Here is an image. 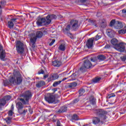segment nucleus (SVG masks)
I'll return each mask as SVG.
<instances>
[{"instance_id": "f257e3e1", "label": "nucleus", "mask_w": 126, "mask_h": 126, "mask_svg": "<svg viewBox=\"0 0 126 126\" xmlns=\"http://www.w3.org/2000/svg\"><path fill=\"white\" fill-rule=\"evenodd\" d=\"M57 16L54 14L48 15L46 16V19L44 18H39L36 21V24L38 26H44L51 24L52 20L56 19Z\"/></svg>"}, {"instance_id": "5701e85b", "label": "nucleus", "mask_w": 126, "mask_h": 126, "mask_svg": "<svg viewBox=\"0 0 126 126\" xmlns=\"http://www.w3.org/2000/svg\"><path fill=\"white\" fill-rule=\"evenodd\" d=\"M77 85V83H76V82H74L72 83H70L68 84V87L69 88H74L75 87H76Z\"/></svg>"}, {"instance_id": "393cba45", "label": "nucleus", "mask_w": 126, "mask_h": 126, "mask_svg": "<svg viewBox=\"0 0 126 126\" xmlns=\"http://www.w3.org/2000/svg\"><path fill=\"white\" fill-rule=\"evenodd\" d=\"M11 99L10 95H6L3 98L0 99L1 100H4L5 101V104H6V101H8Z\"/></svg>"}, {"instance_id": "de8ad7c7", "label": "nucleus", "mask_w": 126, "mask_h": 126, "mask_svg": "<svg viewBox=\"0 0 126 126\" xmlns=\"http://www.w3.org/2000/svg\"><path fill=\"white\" fill-rule=\"evenodd\" d=\"M29 112L30 113V114H33V111L32 110V109H31V107H29Z\"/></svg>"}, {"instance_id": "7c9ffc66", "label": "nucleus", "mask_w": 126, "mask_h": 126, "mask_svg": "<svg viewBox=\"0 0 126 126\" xmlns=\"http://www.w3.org/2000/svg\"><path fill=\"white\" fill-rule=\"evenodd\" d=\"M93 123L94 125H97L98 123H100V119L98 118V117H94Z\"/></svg>"}, {"instance_id": "6e6552de", "label": "nucleus", "mask_w": 126, "mask_h": 126, "mask_svg": "<svg viewBox=\"0 0 126 126\" xmlns=\"http://www.w3.org/2000/svg\"><path fill=\"white\" fill-rule=\"evenodd\" d=\"M70 24L71 26V29L74 31H76L79 28V26L78 25V21L72 20L70 22Z\"/></svg>"}, {"instance_id": "09e8293b", "label": "nucleus", "mask_w": 126, "mask_h": 126, "mask_svg": "<svg viewBox=\"0 0 126 126\" xmlns=\"http://www.w3.org/2000/svg\"><path fill=\"white\" fill-rule=\"evenodd\" d=\"M16 20H17V18H13L11 19V22H16Z\"/></svg>"}, {"instance_id": "2f4dec72", "label": "nucleus", "mask_w": 126, "mask_h": 126, "mask_svg": "<svg viewBox=\"0 0 126 126\" xmlns=\"http://www.w3.org/2000/svg\"><path fill=\"white\" fill-rule=\"evenodd\" d=\"M8 26L10 29H11V28H13V26H14V24H13V23L11 21H9L8 22Z\"/></svg>"}, {"instance_id": "cd10ccee", "label": "nucleus", "mask_w": 126, "mask_h": 126, "mask_svg": "<svg viewBox=\"0 0 126 126\" xmlns=\"http://www.w3.org/2000/svg\"><path fill=\"white\" fill-rule=\"evenodd\" d=\"M42 36H43V32H42L38 31L36 32V36H35L36 38H41Z\"/></svg>"}, {"instance_id": "20e7f679", "label": "nucleus", "mask_w": 126, "mask_h": 126, "mask_svg": "<svg viewBox=\"0 0 126 126\" xmlns=\"http://www.w3.org/2000/svg\"><path fill=\"white\" fill-rule=\"evenodd\" d=\"M93 65H92V63L89 61L88 59H86L84 61L83 64L82 66L80 68V70L82 71V72H85L87 70V69H89V68H91Z\"/></svg>"}, {"instance_id": "052dcab7", "label": "nucleus", "mask_w": 126, "mask_h": 126, "mask_svg": "<svg viewBox=\"0 0 126 126\" xmlns=\"http://www.w3.org/2000/svg\"><path fill=\"white\" fill-rule=\"evenodd\" d=\"M87 0H81V2H86Z\"/></svg>"}, {"instance_id": "b1692460", "label": "nucleus", "mask_w": 126, "mask_h": 126, "mask_svg": "<svg viewBox=\"0 0 126 126\" xmlns=\"http://www.w3.org/2000/svg\"><path fill=\"white\" fill-rule=\"evenodd\" d=\"M58 50L63 52L65 51V45L64 44H61L58 47Z\"/></svg>"}, {"instance_id": "6e6d98bb", "label": "nucleus", "mask_w": 126, "mask_h": 126, "mask_svg": "<svg viewBox=\"0 0 126 126\" xmlns=\"http://www.w3.org/2000/svg\"><path fill=\"white\" fill-rule=\"evenodd\" d=\"M11 109V111H13L14 110V106H13V104L12 105Z\"/></svg>"}, {"instance_id": "69168bd1", "label": "nucleus", "mask_w": 126, "mask_h": 126, "mask_svg": "<svg viewBox=\"0 0 126 126\" xmlns=\"http://www.w3.org/2000/svg\"><path fill=\"white\" fill-rule=\"evenodd\" d=\"M8 121H10V119L8 118Z\"/></svg>"}, {"instance_id": "a878e982", "label": "nucleus", "mask_w": 126, "mask_h": 126, "mask_svg": "<svg viewBox=\"0 0 126 126\" xmlns=\"http://www.w3.org/2000/svg\"><path fill=\"white\" fill-rule=\"evenodd\" d=\"M88 21L90 23H91L92 25L95 26V27H97V26H98V25H97V21L91 19H89Z\"/></svg>"}, {"instance_id": "680f3d73", "label": "nucleus", "mask_w": 126, "mask_h": 126, "mask_svg": "<svg viewBox=\"0 0 126 126\" xmlns=\"http://www.w3.org/2000/svg\"><path fill=\"white\" fill-rule=\"evenodd\" d=\"M53 91H54V92H56V91H58V89L55 88V89H53Z\"/></svg>"}, {"instance_id": "5fc2aeb1", "label": "nucleus", "mask_w": 126, "mask_h": 126, "mask_svg": "<svg viewBox=\"0 0 126 126\" xmlns=\"http://www.w3.org/2000/svg\"><path fill=\"white\" fill-rule=\"evenodd\" d=\"M122 13H124V14H126V9L122 10Z\"/></svg>"}, {"instance_id": "dca6fc26", "label": "nucleus", "mask_w": 126, "mask_h": 126, "mask_svg": "<svg viewBox=\"0 0 126 126\" xmlns=\"http://www.w3.org/2000/svg\"><path fill=\"white\" fill-rule=\"evenodd\" d=\"M123 23L121 22L117 21L115 24V29H121L123 28Z\"/></svg>"}, {"instance_id": "c756f323", "label": "nucleus", "mask_w": 126, "mask_h": 126, "mask_svg": "<svg viewBox=\"0 0 126 126\" xmlns=\"http://www.w3.org/2000/svg\"><path fill=\"white\" fill-rule=\"evenodd\" d=\"M5 101L3 99H0V110H1L2 107L5 106Z\"/></svg>"}, {"instance_id": "39448f33", "label": "nucleus", "mask_w": 126, "mask_h": 126, "mask_svg": "<svg viewBox=\"0 0 126 126\" xmlns=\"http://www.w3.org/2000/svg\"><path fill=\"white\" fill-rule=\"evenodd\" d=\"M94 113L96 114V116H98V117L103 120H106L108 112L104 110L103 109H97L94 111Z\"/></svg>"}, {"instance_id": "473e14b6", "label": "nucleus", "mask_w": 126, "mask_h": 126, "mask_svg": "<svg viewBox=\"0 0 126 126\" xmlns=\"http://www.w3.org/2000/svg\"><path fill=\"white\" fill-rule=\"evenodd\" d=\"M61 83H62V81L55 82L53 84V87H57V86H58V85H59V84H61Z\"/></svg>"}, {"instance_id": "e433bc0d", "label": "nucleus", "mask_w": 126, "mask_h": 126, "mask_svg": "<svg viewBox=\"0 0 126 126\" xmlns=\"http://www.w3.org/2000/svg\"><path fill=\"white\" fill-rule=\"evenodd\" d=\"M97 58L100 61H104V60H105L106 59V57H105V56L104 55H99L97 57Z\"/></svg>"}, {"instance_id": "aec40b11", "label": "nucleus", "mask_w": 126, "mask_h": 126, "mask_svg": "<svg viewBox=\"0 0 126 126\" xmlns=\"http://www.w3.org/2000/svg\"><path fill=\"white\" fill-rule=\"evenodd\" d=\"M31 42L32 43H36V41H37V37L35 36V34H32L31 37L30 38Z\"/></svg>"}, {"instance_id": "1a4fd4ad", "label": "nucleus", "mask_w": 126, "mask_h": 126, "mask_svg": "<svg viewBox=\"0 0 126 126\" xmlns=\"http://www.w3.org/2000/svg\"><path fill=\"white\" fill-rule=\"evenodd\" d=\"M56 97L53 95H51L50 94H47V96L45 97V100L48 102L49 104H52L55 102Z\"/></svg>"}, {"instance_id": "c9c22d12", "label": "nucleus", "mask_w": 126, "mask_h": 126, "mask_svg": "<svg viewBox=\"0 0 126 126\" xmlns=\"http://www.w3.org/2000/svg\"><path fill=\"white\" fill-rule=\"evenodd\" d=\"M72 120H73L74 121H78L79 118H78L77 115L74 114L72 117Z\"/></svg>"}, {"instance_id": "58836bf2", "label": "nucleus", "mask_w": 126, "mask_h": 126, "mask_svg": "<svg viewBox=\"0 0 126 126\" xmlns=\"http://www.w3.org/2000/svg\"><path fill=\"white\" fill-rule=\"evenodd\" d=\"M117 22H116L115 20H112L111 22H110V26L112 27V26H114V28H115V24H116V23Z\"/></svg>"}, {"instance_id": "c03bdc74", "label": "nucleus", "mask_w": 126, "mask_h": 126, "mask_svg": "<svg viewBox=\"0 0 126 126\" xmlns=\"http://www.w3.org/2000/svg\"><path fill=\"white\" fill-rule=\"evenodd\" d=\"M44 73L45 71L43 69H41L38 72V74H44Z\"/></svg>"}, {"instance_id": "9d476101", "label": "nucleus", "mask_w": 126, "mask_h": 126, "mask_svg": "<svg viewBox=\"0 0 126 126\" xmlns=\"http://www.w3.org/2000/svg\"><path fill=\"white\" fill-rule=\"evenodd\" d=\"M94 37L89 38L86 43V46L89 49H91L93 47V43H94Z\"/></svg>"}, {"instance_id": "ea45409f", "label": "nucleus", "mask_w": 126, "mask_h": 126, "mask_svg": "<svg viewBox=\"0 0 126 126\" xmlns=\"http://www.w3.org/2000/svg\"><path fill=\"white\" fill-rule=\"evenodd\" d=\"M113 97H116V94H111L107 95L108 99H110V98H113Z\"/></svg>"}, {"instance_id": "bb28decb", "label": "nucleus", "mask_w": 126, "mask_h": 126, "mask_svg": "<svg viewBox=\"0 0 126 126\" xmlns=\"http://www.w3.org/2000/svg\"><path fill=\"white\" fill-rule=\"evenodd\" d=\"M101 80V77H96L94 79H93V83H98Z\"/></svg>"}, {"instance_id": "6ab92c4d", "label": "nucleus", "mask_w": 126, "mask_h": 126, "mask_svg": "<svg viewBox=\"0 0 126 126\" xmlns=\"http://www.w3.org/2000/svg\"><path fill=\"white\" fill-rule=\"evenodd\" d=\"M107 27V22H106V20H101V22L99 24V27H101V28H106Z\"/></svg>"}, {"instance_id": "f3484780", "label": "nucleus", "mask_w": 126, "mask_h": 126, "mask_svg": "<svg viewBox=\"0 0 126 126\" xmlns=\"http://www.w3.org/2000/svg\"><path fill=\"white\" fill-rule=\"evenodd\" d=\"M111 43L115 49L116 48V46H118L119 44V41H118V39L116 38H113L111 40Z\"/></svg>"}, {"instance_id": "8fccbe9b", "label": "nucleus", "mask_w": 126, "mask_h": 126, "mask_svg": "<svg viewBox=\"0 0 126 126\" xmlns=\"http://www.w3.org/2000/svg\"><path fill=\"white\" fill-rule=\"evenodd\" d=\"M0 3L2 5H3L4 4H5V1H4V0H2L1 1Z\"/></svg>"}, {"instance_id": "603ef678", "label": "nucleus", "mask_w": 126, "mask_h": 126, "mask_svg": "<svg viewBox=\"0 0 126 126\" xmlns=\"http://www.w3.org/2000/svg\"><path fill=\"white\" fill-rule=\"evenodd\" d=\"M91 62H93V63H95V59H94V58H91Z\"/></svg>"}, {"instance_id": "49530a36", "label": "nucleus", "mask_w": 126, "mask_h": 126, "mask_svg": "<svg viewBox=\"0 0 126 126\" xmlns=\"http://www.w3.org/2000/svg\"><path fill=\"white\" fill-rule=\"evenodd\" d=\"M55 42H56V40L52 39L51 43H49V46H53V45L54 44V43H55Z\"/></svg>"}, {"instance_id": "9b49d317", "label": "nucleus", "mask_w": 126, "mask_h": 126, "mask_svg": "<svg viewBox=\"0 0 126 126\" xmlns=\"http://www.w3.org/2000/svg\"><path fill=\"white\" fill-rule=\"evenodd\" d=\"M0 59L1 61H4V58H5V51L3 50L2 46L0 44Z\"/></svg>"}, {"instance_id": "774afa93", "label": "nucleus", "mask_w": 126, "mask_h": 126, "mask_svg": "<svg viewBox=\"0 0 126 126\" xmlns=\"http://www.w3.org/2000/svg\"><path fill=\"white\" fill-rule=\"evenodd\" d=\"M90 101H92V100H91V99H90Z\"/></svg>"}, {"instance_id": "0eeeda50", "label": "nucleus", "mask_w": 126, "mask_h": 126, "mask_svg": "<svg viewBox=\"0 0 126 126\" xmlns=\"http://www.w3.org/2000/svg\"><path fill=\"white\" fill-rule=\"evenodd\" d=\"M115 49L120 53H124L126 51V44L123 42H120L117 45H116Z\"/></svg>"}, {"instance_id": "0e129e2a", "label": "nucleus", "mask_w": 126, "mask_h": 126, "mask_svg": "<svg viewBox=\"0 0 126 126\" xmlns=\"http://www.w3.org/2000/svg\"><path fill=\"white\" fill-rule=\"evenodd\" d=\"M93 100L94 101L93 104H94L95 103V99H94V98H93Z\"/></svg>"}, {"instance_id": "f704fd0d", "label": "nucleus", "mask_w": 126, "mask_h": 126, "mask_svg": "<svg viewBox=\"0 0 126 126\" xmlns=\"http://www.w3.org/2000/svg\"><path fill=\"white\" fill-rule=\"evenodd\" d=\"M85 93V90H84V89H81L79 91V96H82V95H83V94H84Z\"/></svg>"}, {"instance_id": "bf43d9fd", "label": "nucleus", "mask_w": 126, "mask_h": 126, "mask_svg": "<svg viewBox=\"0 0 126 126\" xmlns=\"http://www.w3.org/2000/svg\"><path fill=\"white\" fill-rule=\"evenodd\" d=\"M32 48H33V49H35V43H32Z\"/></svg>"}, {"instance_id": "f03ea898", "label": "nucleus", "mask_w": 126, "mask_h": 126, "mask_svg": "<svg viewBox=\"0 0 126 126\" xmlns=\"http://www.w3.org/2000/svg\"><path fill=\"white\" fill-rule=\"evenodd\" d=\"M9 82L11 84H20L22 82V77L21 74H20V72L15 70L13 72V76L9 79Z\"/></svg>"}, {"instance_id": "2eb2a0df", "label": "nucleus", "mask_w": 126, "mask_h": 126, "mask_svg": "<svg viewBox=\"0 0 126 126\" xmlns=\"http://www.w3.org/2000/svg\"><path fill=\"white\" fill-rule=\"evenodd\" d=\"M52 65L54 66H57V67H59L62 65V62L58 60H56L52 62Z\"/></svg>"}, {"instance_id": "72a5a7b5", "label": "nucleus", "mask_w": 126, "mask_h": 126, "mask_svg": "<svg viewBox=\"0 0 126 126\" xmlns=\"http://www.w3.org/2000/svg\"><path fill=\"white\" fill-rule=\"evenodd\" d=\"M120 60L122 62H125L126 61V55H123L120 57Z\"/></svg>"}, {"instance_id": "3c124183", "label": "nucleus", "mask_w": 126, "mask_h": 126, "mask_svg": "<svg viewBox=\"0 0 126 126\" xmlns=\"http://www.w3.org/2000/svg\"><path fill=\"white\" fill-rule=\"evenodd\" d=\"M57 126H61V122L60 121H58L57 122Z\"/></svg>"}, {"instance_id": "338daca9", "label": "nucleus", "mask_w": 126, "mask_h": 126, "mask_svg": "<svg viewBox=\"0 0 126 126\" xmlns=\"http://www.w3.org/2000/svg\"><path fill=\"white\" fill-rule=\"evenodd\" d=\"M71 39H72V37H70Z\"/></svg>"}, {"instance_id": "13d9d810", "label": "nucleus", "mask_w": 126, "mask_h": 126, "mask_svg": "<svg viewBox=\"0 0 126 126\" xmlns=\"http://www.w3.org/2000/svg\"><path fill=\"white\" fill-rule=\"evenodd\" d=\"M105 48H106L107 49H108V48H110V45H105Z\"/></svg>"}, {"instance_id": "4be33fe9", "label": "nucleus", "mask_w": 126, "mask_h": 126, "mask_svg": "<svg viewBox=\"0 0 126 126\" xmlns=\"http://www.w3.org/2000/svg\"><path fill=\"white\" fill-rule=\"evenodd\" d=\"M78 72H79V71H78L77 72H76L73 73L71 75V77L72 78L71 80H75L76 77H77V76H78Z\"/></svg>"}, {"instance_id": "412c9836", "label": "nucleus", "mask_w": 126, "mask_h": 126, "mask_svg": "<svg viewBox=\"0 0 126 126\" xmlns=\"http://www.w3.org/2000/svg\"><path fill=\"white\" fill-rule=\"evenodd\" d=\"M67 110V107L66 106H63V107H62L59 110H58V113H64V112H66Z\"/></svg>"}, {"instance_id": "4d7b16f0", "label": "nucleus", "mask_w": 126, "mask_h": 126, "mask_svg": "<svg viewBox=\"0 0 126 126\" xmlns=\"http://www.w3.org/2000/svg\"><path fill=\"white\" fill-rule=\"evenodd\" d=\"M67 79V78H64L61 80L62 82V81H64V80H66Z\"/></svg>"}, {"instance_id": "f8f14e48", "label": "nucleus", "mask_w": 126, "mask_h": 126, "mask_svg": "<svg viewBox=\"0 0 126 126\" xmlns=\"http://www.w3.org/2000/svg\"><path fill=\"white\" fill-rule=\"evenodd\" d=\"M106 33L109 37H110V38H112V37H114V35H115V34L116 33V32H115L114 31L110 29H108L106 30Z\"/></svg>"}, {"instance_id": "37998d69", "label": "nucleus", "mask_w": 126, "mask_h": 126, "mask_svg": "<svg viewBox=\"0 0 126 126\" xmlns=\"http://www.w3.org/2000/svg\"><path fill=\"white\" fill-rule=\"evenodd\" d=\"M8 116H9V117H11V116H12V115H13V111L9 110L8 111Z\"/></svg>"}, {"instance_id": "ddd939ff", "label": "nucleus", "mask_w": 126, "mask_h": 126, "mask_svg": "<svg viewBox=\"0 0 126 126\" xmlns=\"http://www.w3.org/2000/svg\"><path fill=\"white\" fill-rule=\"evenodd\" d=\"M46 85V82L44 81H38L36 84V87L37 88H41V87H43L44 85Z\"/></svg>"}, {"instance_id": "e2e57ef3", "label": "nucleus", "mask_w": 126, "mask_h": 126, "mask_svg": "<svg viewBox=\"0 0 126 126\" xmlns=\"http://www.w3.org/2000/svg\"><path fill=\"white\" fill-rule=\"evenodd\" d=\"M48 77V76L47 75H45L44 76V79H45V78H47Z\"/></svg>"}, {"instance_id": "4c0bfd02", "label": "nucleus", "mask_w": 126, "mask_h": 126, "mask_svg": "<svg viewBox=\"0 0 126 126\" xmlns=\"http://www.w3.org/2000/svg\"><path fill=\"white\" fill-rule=\"evenodd\" d=\"M19 114H21V115H25L26 113H27V109L26 110H21L20 111H19Z\"/></svg>"}, {"instance_id": "7ed1b4c3", "label": "nucleus", "mask_w": 126, "mask_h": 126, "mask_svg": "<svg viewBox=\"0 0 126 126\" xmlns=\"http://www.w3.org/2000/svg\"><path fill=\"white\" fill-rule=\"evenodd\" d=\"M21 97H23L24 98H20V101L24 105H29V100L32 98V94L29 91H28L23 93L21 95Z\"/></svg>"}, {"instance_id": "a19ab883", "label": "nucleus", "mask_w": 126, "mask_h": 126, "mask_svg": "<svg viewBox=\"0 0 126 126\" xmlns=\"http://www.w3.org/2000/svg\"><path fill=\"white\" fill-rule=\"evenodd\" d=\"M101 37H102V35H101L100 34H97L95 36V41H98V40H99V39H101Z\"/></svg>"}, {"instance_id": "4468645a", "label": "nucleus", "mask_w": 126, "mask_h": 126, "mask_svg": "<svg viewBox=\"0 0 126 126\" xmlns=\"http://www.w3.org/2000/svg\"><path fill=\"white\" fill-rule=\"evenodd\" d=\"M59 78V76L57 74H51L48 78V81H52V80H56Z\"/></svg>"}, {"instance_id": "864d4df0", "label": "nucleus", "mask_w": 126, "mask_h": 126, "mask_svg": "<svg viewBox=\"0 0 126 126\" xmlns=\"http://www.w3.org/2000/svg\"><path fill=\"white\" fill-rule=\"evenodd\" d=\"M2 13V9L1 8V6L0 5V15Z\"/></svg>"}, {"instance_id": "423d86ee", "label": "nucleus", "mask_w": 126, "mask_h": 126, "mask_svg": "<svg viewBox=\"0 0 126 126\" xmlns=\"http://www.w3.org/2000/svg\"><path fill=\"white\" fill-rule=\"evenodd\" d=\"M24 44L20 41H18L16 43V51L17 53L20 55H22L24 53Z\"/></svg>"}, {"instance_id": "a211bd4d", "label": "nucleus", "mask_w": 126, "mask_h": 126, "mask_svg": "<svg viewBox=\"0 0 126 126\" xmlns=\"http://www.w3.org/2000/svg\"><path fill=\"white\" fill-rule=\"evenodd\" d=\"M16 107L18 109V112H20L22 109H23V107H24L22 103L19 102L17 103L16 104Z\"/></svg>"}, {"instance_id": "a18cd8bd", "label": "nucleus", "mask_w": 126, "mask_h": 126, "mask_svg": "<svg viewBox=\"0 0 126 126\" xmlns=\"http://www.w3.org/2000/svg\"><path fill=\"white\" fill-rule=\"evenodd\" d=\"M70 26L69 25H67L66 28H65L66 31H69L70 30Z\"/></svg>"}, {"instance_id": "79ce46f5", "label": "nucleus", "mask_w": 126, "mask_h": 126, "mask_svg": "<svg viewBox=\"0 0 126 126\" xmlns=\"http://www.w3.org/2000/svg\"><path fill=\"white\" fill-rule=\"evenodd\" d=\"M79 101V99L76 98L71 102V104H76V103L78 102Z\"/></svg>"}, {"instance_id": "c85d7f7f", "label": "nucleus", "mask_w": 126, "mask_h": 126, "mask_svg": "<svg viewBox=\"0 0 126 126\" xmlns=\"http://www.w3.org/2000/svg\"><path fill=\"white\" fill-rule=\"evenodd\" d=\"M119 34H121V35H124V34H126V28H125L121 30L118 31Z\"/></svg>"}]
</instances>
